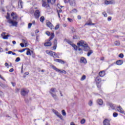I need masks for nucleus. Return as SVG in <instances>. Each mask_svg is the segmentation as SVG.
Returning <instances> with one entry per match:
<instances>
[{
	"mask_svg": "<svg viewBox=\"0 0 125 125\" xmlns=\"http://www.w3.org/2000/svg\"><path fill=\"white\" fill-rule=\"evenodd\" d=\"M77 45L78 47H81L82 46V48H83L84 51H88L90 50V48L88 46V44L86 42H84L83 40H81L79 41L77 43Z\"/></svg>",
	"mask_w": 125,
	"mask_h": 125,
	"instance_id": "obj_1",
	"label": "nucleus"
},
{
	"mask_svg": "<svg viewBox=\"0 0 125 125\" xmlns=\"http://www.w3.org/2000/svg\"><path fill=\"white\" fill-rule=\"evenodd\" d=\"M56 0H42V7H45L47 8L49 7V3H51V4H53L55 3Z\"/></svg>",
	"mask_w": 125,
	"mask_h": 125,
	"instance_id": "obj_2",
	"label": "nucleus"
},
{
	"mask_svg": "<svg viewBox=\"0 0 125 125\" xmlns=\"http://www.w3.org/2000/svg\"><path fill=\"white\" fill-rule=\"evenodd\" d=\"M6 19H8V23L10 24L11 26H13V27H17V25H18V22L11 20L9 17V14L8 13H7V15L6 17Z\"/></svg>",
	"mask_w": 125,
	"mask_h": 125,
	"instance_id": "obj_3",
	"label": "nucleus"
},
{
	"mask_svg": "<svg viewBox=\"0 0 125 125\" xmlns=\"http://www.w3.org/2000/svg\"><path fill=\"white\" fill-rule=\"evenodd\" d=\"M46 53L50 55V56H52L54 58H59L58 55H57L55 52L52 51H46Z\"/></svg>",
	"mask_w": 125,
	"mask_h": 125,
	"instance_id": "obj_4",
	"label": "nucleus"
},
{
	"mask_svg": "<svg viewBox=\"0 0 125 125\" xmlns=\"http://www.w3.org/2000/svg\"><path fill=\"white\" fill-rule=\"evenodd\" d=\"M64 2L65 3H68L69 2L71 6H76V0H64Z\"/></svg>",
	"mask_w": 125,
	"mask_h": 125,
	"instance_id": "obj_5",
	"label": "nucleus"
},
{
	"mask_svg": "<svg viewBox=\"0 0 125 125\" xmlns=\"http://www.w3.org/2000/svg\"><path fill=\"white\" fill-rule=\"evenodd\" d=\"M34 16L36 19H39L41 16V13L40 12V10H37L34 13Z\"/></svg>",
	"mask_w": 125,
	"mask_h": 125,
	"instance_id": "obj_6",
	"label": "nucleus"
},
{
	"mask_svg": "<svg viewBox=\"0 0 125 125\" xmlns=\"http://www.w3.org/2000/svg\"><path fill=\"white\" fill-rule=\"evenodd\" d=\"M53 112L58 118H60V119H62V115L58 111H56V110L53 109Z\"/></svg>",
	"mask_w": 125,
	"mask_h": 125,
	"instance_id": "obj_7",
	"label": "nucleus"
},
{
	"mask_svg": "<svg viewBox=\"0 0 125 125\" xmlns=\"http://www.w3.org/2000/svg\"><path fill=\"white\" fill-rule=\"evenodd\" d=\"M11 16L13 19V21H16V20H17V18H18V17H17V14L14 13V12H12L11 13Z\"/></svg>",
	"mask_w": 125,
	"mask_h": 125,
	"instance_id": "obj_8",
	"label": "nucleus"
},
{
	"mask_svg": "<svg viewBox=\"0 0 125 125\" xmlns=\"http://www.w3.org/2000/svg\"><path fill=\"white\" fill-rule=\"evenodd\" d=\"M28 93L29 91H26L24 89H22L21 90V95L22 96H26V95H27V94H28Z\"/></svg>",
	"mask_w": 125,
	"mask_h": 125,
	"instance_id": "obj_9",
	"label": "nucleus"
},
{
	"mask_svg": "<svg viewBox=\"0 0 125 125\" xmlns=\"http://www.w3.org/2000/svg\"><path fill=\"white\" fill-rule=\"evenodd\" d=\"M5 34H6V33L3 32L1 34V36L4 40H7L8 39V37H9V35H5Z\"/></svg>",
	"mask_w": 125,
	"mask_h": 125,
	"instance_id": "obj_10",
	"label": "nucleus"
},
{
	"mask_svg": "<svg viewBox=\"0 0 125 125\" xmlns=\"http://www.w3.org/2000/svg\"><path fill=\"white\" fill-rule=\"evenodd\" d=\"M114 3V2L113 0H104V4H106V5H108L109 4H113Z\"/></svg>",
	"mask_w": 125,
	"mask_h": 125,
	"instance_id": "obj_11",
	"label": "nucleus"
},
{
	"mask_svg": "<svg viewBox=\"0 0 125 125\" xmlns=\"http://www.w3.org/2000/svg\"><path fill=\"white\" fill-rule=\"evenodd\" d=\"M110 120L105 119L103 123H104V125H110Z\"/></svg>",
	"mask_w": 125,
	"mask_h": 125,
	"instance_id": "obj_12",
	"label": "nucleus"
},
{
	"mask_svg": "<svg viewBox=\"0 0 125 125\" xmlns=\"http://www.w3.org/2000/svg\"><path fill=\"white\" fill-rule=\"evenodd\" d=\"M46 25L47 27L50 28L51 29H52V28H53V25L51 22L49 21L46 22Z\"/></svg>",
	"mask_w": 125,
	"mask_h": 125,
	"instance_id": "obj_13",
	"label": "nucleus"
},
{
	"mask_svg": "<svg viewBox=\"0 0 125 125\" xmlns=\"http://www.w3.org/2000/svg\"><path fill=\"white\" fill-rule=\"evenodd\" d=\"M18 6L19 8H23V2H22V0H19Z\"/></svg>",
	"mask_w": 125,
	"mask_h": 125,
	"instance_id": "obj_14",
	"label": "nucleus"
},
{
	"mask_svg": "<svg viewBox=\"0 0 125 125\" xmlns=\"http://www.w3.org/2000/svg\"><path fill=\"white\" fill-rule=\"evenodd\" d=\"M54 61H55L56 62H58L59 63H61V64H65V62H64L62 60L56 59L54 60Z\"/></svg>",
	"mask_w": 125,
	"mask_h": 125,
	"instance_id": "obj_15",
	"label": "nucleus"
},
{
	"mask_svg": "<svg viewBox=\"0 0 125 125\" xmlns=\"http://www.w3.org/2000/svg\"><path fill=\"white\" fill-rule=\"evenodd\" d=\"M117 110L118 111V112H120V113L124 114V109H123V108H122V107H121L120 106H118Z\"/></svg>",
	"mask_w": 125,
	"mask_h": 125,
	"instance_id": "obj_16",
	"label": "nucleus"
},
{
	"mask_svg": "<svg viewBox=\"0 0 125 125\" xmlns=\"http://www.w3.org/2000/svg\"><path fill=\"white\" fill-rule=\"evenodd\" d=\"M55 91H56V88H52L50 89V93L51 94H54V93H55Z\"/></svg>",
	"mask_w": 125,
	"mask_h": 125,
	"instance_id": "obj_17",
	"label": "nucleus"
},
{
	"mask_svg": "<svg viewBox=\"0 0 125 125\" xmlns=\"http://www.w3.org/2000/svg\"><path fill=\"white\" fill-rule=\"evenodd\" d=\"M54 37H55L54 33H52L51 34L50 37L48 39V42H50V41H51V40H52L53 38H54Z\"/></svg>",
	"mask_w": 125,
	"mask_h": 125,
	"instance_id": "obj_18",
	"label": "nucleus"
},
{
	"mask_svg": "<svg viewBox=\"0 0 125 125\" xmlns=\"http://www.w3.org/2000/svg\"><path fill=\"white\" fill-rule=\"evenodd\" d=\"M80 62L81 63H86V59H85L83 57L81 58L80 60Z\"/></svg>",
	"mask_w": 125,
	"mask_h": 125,
	"instance_id": "obj_19",
	"label": "nucleus"
},
{
	"mask_svg": "<svg viewBox=\"0 0 125 125\" xmlns=\"http://www.w3.org/2000/svg\"><path fill=\"white\" fill-rule=\"evenodd\" d=\"M51 42L50 41H48V42H46L44 43V46H51Z\"/></svg>",
	"mask_w": 125,
	"mask_h": 125,
	"instance_id": "obj_20",
	"label": "nucleus"
},
{
	"mask_svg": "<svg viewBox=\"0 0 125 125\" xmlns=\"http://www.w3.org/2000/svg\"><path fill=\"white\" fill-rule=\"evenodd\" d=\"M100 77H104L105 76V71H102L99 73Z\"/></svg>",
	"mask_w": 125,
	"mask_h": 125,
	"instance_id": "obj_21",
	"label": "nucleus"
},
{
	"mask_svg": "<svg viewBox=\"0 0 125 125\" xmlns=\"http://www.w3.org/2000/svg\"><path fill=\"white\" fill-rule=\"evenodd\" d=\"M71 46H72V47H73V48L75 49V50H78V49H79V46H77V45H76L75 44H73L72 43V44L71 45Z\"/></svg>",
	"mask_w": 125,
	"mask_h": 125,
	"instance_id": "obj_22",
	"label": "nucleus"
},
{
	"mask_svg": "<svg viewBox=\"0 0 125 125\" xmlns=\"http://www.w3.org/2000/svg\"><path fill=\"white\" fill-rule=\"evenodd\" d=\"M116 64H117V65H122L123 61L119 60V61H116Z\"/></svg>",
	"mask_w": 125,
	"mask_h": 125,
	"instance_id": "obj_23",
	"label": "nucleus"
},
{
	"mask_svg": "<svg viewBox=\"0 0 125 125\" xmlns=\"http://www.w3.org/2000/svg\"><path fill=\"white\" fill-rule=\"evenodd\" d=\"M83 48H81L80 47H78V49L77 50L79 51V54H83Z\"/></svg>",
	"mask_w": 125,
	"mask_h": 125,
	"instance_id": "obj_24",
	"label": "nucleus"
},
{
	"mask_svg": "<svg viewBox=\"0 0 125 125\" xmlns=\"http://www.w3.org/2000/svg\"><path fill=\"white\" fill-rule=\"evenodd\" d=\"M64 41L65 42H67V43H69V44H70V45H72V44H73L72 42L68 39H65Z\"/></svg>",
	"mask_w": 125,
	"mask_h": 125,
	"instance_id": "obj_25",
	"label": "nucleus"
},
{
	"mask_svg": "<svg viewBox=\"0 0 125 125\" xmlns=\"http://www.w3.org/2000/svg\"><path fill=\"white\" fill-rule=\"evenodd\" d=\"M59 73H60L61 74H66L67 72H66V71H65L64 70H59L58 71Z\"/></svg>",
	"mask_w": 125,
	"mask_h": 125,
	"instance_id": "obj_26",
	"label": "nucleus"
},
{
	"mask_svg": "<svg viewBox=\"0 0 125 125\" xmlns=\"http://www.w3.org/2000/svg\"><path fill=\"white\" fill-rule=\"evenodd\" d=\"M98 104L99 105H102V104H103V101H102V99H99L98 100Z\"/></svg>",
	"mask_w": 125,
	"mask_h": 125,
	"instance_id": "obj_27",
	"label": "nucleus"
},
{
	"mask_svg": "<svg viewBox=\"0 0 125 125\" xmlns=\"http://www.w3.org/2000/svg\"><path fill=\"white\" fill-rule=\"evenodd\" d=\"M26 49H27V51L26 52V54L27 55H31V50H30V49L29 48H26Z\"/></svg>",
	"mask_w": 125,
	"mask_h": 125,
	"instance_id": "obj_28",
	"label": "nucleus"
},
{
	"mask_svg": "<svg viewBox=\"0 0 125 125\" xmlns=\"http://www.w3.org/2000/svg\"><path fill=\"white\" fill-rule=\"evenodd\" d=\"M52 68L53 69V70H55L56 72H59V69L57 68V67H55L54 65H52Z\"/></svg>",
	"mask_w": 125,
	"mask_h": 125,
	"instance_id": "obj_29",
	"label": "nucleus"
},
{
	"mask_svg": "<svg viewBox=\"0 0 125 125\" xmlns=\"http://www.w3.org/2000/svg\"><path fill=\"white\" fill-rule=\"evenodd\" d=\"M51 95L54 99L57 100V95H56V94H52Z\"/></svg>",
	"mask_w": 125,
	"mask_h": 125,
	"instance_id": "obj_30",
	"label": "nucleus"
},
{
	"mask_svg": "<svg viewBox=\"0 0 125 125\" xmlns=\"http://www.w3.org/2000/svg\"><path fill=\"white\" fill-rule=\"evenodd\" d=\"M95 25V23H92V22H89V23L87 22V23H86L85 24V26H89V25Z\"/></svg>",
	"mask_w": 125,
	"mask_h": 125,
	"instance_id": "obj_31",
	"label": "nucleus"
},
{
	"mask_svg": "<svg viewBox=\"0 0 125 125\" xmlns=\"http://www.w3.org/2000/svg\"><path fill=\"white\" fill-rule=\"evenodd\" d=\"M92 53H93V51L92 50H89L87 53V56H90Z\"/></svg>",
	"mask_w": 125,
	"mask_h": 125,
	"instance_id": "obj_32",
	"label": "nucleus"
},
{
	"mask_svg": "<svg viewBox=\"0 0 125 125\" xmlns=\"http://www.w3.org/2000/svg\"><path fill=\"white\" fill-rule=\"evenodd\" d=\"M40 20L41 22H42V23H43V21H44V16L41 17L40 19Z\"/></svg>",
	"mask_w": 125,
	"mask_h": 125,
	"instance_id": "obj_33",
	"label": "nucleus"
},
{
	"mask_svg": "<svg viewBox=\"0 0 125 125\" xmlns=\"http://www.w3.org/2000/svg\"><path fill=\"white\" fill-rule=\"evenodd\" d=\"M109 106L111 107V109L113 110H114L115 109V105H114L113 104H109Z\"/></svg>",
	"mask_w": 125,
	"mask_h": 125,
	"instance_id": "obj_34",
	"label": "nucleus"
},
{
	"mask_svg": "<svg viewBox=\"0 0 125 125\" xmlns=\"http://www.w3.org/2000/svg\"><path fill=\"white\" fill-rule=\"evenodd\" d=\"M96 81H97V83H98V84L100 83H101V79L97 78L96 79Z\"/></svg>",
	"mask_w": 125,
	"mask_h": 125,
	"instance_id": "obj_35",
	"label": "nucleus"
},
{
	"mask_svg": "<svg viewBox=\"0 0 125 125\" xmlns=\"http://www.w3.org/2000/svg\"><path fill=\"white\" fill-rule=\"evenodd\" d=\"M84 124H85V119H83L81 121V124L84 125Z\"/></svg>",
	"mask_w": 125,
	"mask_h": 125,
	"instance_id": "obj_36",
	"label": "nucleus"
},
{
	"mask_svg": "<svg viewBox=\"0 0 125 125\" xmlns=\"http://www.w3.org/2000/svg\"><path fill=\"white\" fill-rule=\"evenodd\" d=\"M118 113L117 112H114L113 114V116L114 117V118H117V117H118Z\"/></svg>",
	"mask_w": 125,
	"mask_h": 125,
	"instance_id": "obj_37",
	"label": "nucleus"
},
{
	"mask_svg": "<svg viewBox=\"0 0 125 125\" xmlns=\"http://www.w3.org/2000/svg\"><path fill=\"white\" fill-rule=\"evenodd\" d=\"M86 76H85V75L83 76L81 79V81H84V80L86 79Z\"/></svg>",
	"mask_w": 125,
	"mask_h": 125,
	"instance_id": "obj_38",
	"label": "nucleus"
},
{
	"mask_svg": "<svg viewBox=\"0 0 125 125\" xmlns=\"http://www.w3.org/2000/svg\"><path fill=\"white\" fill-rule=\"evenodd\" d=\"M115 45H120L121 44V43H120L119 41H115Z\"/></svg>",
	"mask_w": 125,
	"mask_h": 125,
	"instance_id": "obj_39",
	"label": "nucleus"
},
{
	"mask_svg": "<svg viewBox=\"0 0 125 125\" xmlns=\"http://www.w3.org/2000/svg\"><path fill=\"white\" fill-rule=\"evenodd\" d=\"M77 9H74L71 11V13H77Z\"/></svg>",
	"mask_w": 125,
	"mask_h": 125,
	"instance_id": "obj_40",
	"label": "nucleus"
},
{
	"mask_svg": "<svg viewBox=\"0 0 125 125\" xmlns=\"http://www.w3.org/2000/svg\"><path fill=\"white\" fill-rule=\"evenodd\" d=\"M97 86L98 88H100L101 87V83L98 84V83H97Z\"/></svg>",
	"mask_w": 125,
	"mask_h": 125,
	"instance_id": "obj_41",
	"label": "nucleus"
},
{
	"mask_svg": "<svg viewBox=\"0 0 125 125\" xmlns=\"http://www.w3.org/2000/svg\"><path fill=\"white\" fill-rule=\"evenodd\" d=\"M62 116H66V114L64 110H62Z\"/></svg>",
	"mask_w": 125,
	"mask_h": 125,
	"instance_id": "obj_42",
	"label": "nucleus"
},
{
	"mask_svg": "<svg viewBox=\"0 0 125 125\" xmlns=\"http://www.w3.org/2000/svg\"><path fill=\"white\" fill-rule=\"evenodd\" d=\"M54 44L55 45H57V40L55 39V40H54Z\"/></svg>",
	"mask_w": 125,
	"mask_h": 125,
	"instance_id": "obj_43",
	"label": "nucleus"
},
{
	"mask_svg": "<svg viewBox=\"0 0 125 125\" xmlns=\"http://www.w3.org/2000/svg\"><path fill=\"white\" fill-rule=\"evenodd\" d=\"M119 57H120V58H124V54L122 53L119 54Z\"/></svg>",
	"mask_w": 125,
	"mask_h": 125,
	"instance_id": "obj_44",
	"label": "nucleus"
},
{
	"mask_svg": "<svg viewBox=\"0 0 125 125\" xmlns=\"http://www.w3.org/2000/svg\"><path fill=\"white\" fill-rule=\"evenodd\" d=\"M21 59H20V58L19 57H18L16 58V60H15V62H19V61H20Z\"/></svg>",
	"mask_w": 125,
	"mask_h": 125,
	"instance_id": "obj_45",
	"label": "nucleus"
},
{
	"mask_svg": "<svg viewBox=\"0 0 125 125\" xmlns=\"http://www.w3.org/2000/svg\"><path fill=\"white\" fill-rule=\"evenodd\" d=\"M92 101H90L88 103L89 106H92Z\"/></svg>",
	"mask_w": 125,
	"mask_h": 125,
	"instance_id": "obj_46",
	"label": "nucleus"
},
{
	"mask_svg": "<svg viewBox=\"0 0 125 125\" xmlns=\"http://www.w3.org/2000/svg\"><path fill=\"white\" fill-rule=\"evenodd\" d=\"M67 20L68 21H69V22H73V20L70 18H68Z\"/></svg>",
	"mask_w": 125,
	"mask_h": 125,
	"instance_id": "obj_47",
	"label": "nucleus"
},
{
	"mask_svg": "<svg viewBox=\"0 0 125 125\" xmlns=\"http://www.w3.org/2000/svg\"><path fill=\"white\" fill-rule=\"evenodd\" d=\"M60 27L59 24L57 25L55 27V30H58V28Z\"/></svg>",
	"mask_w": 125,
	"mask_h": 125,
	"instance_id": "obj_48",
	"label": "nucleus"
},
{
	"mask_svg": "<svg viewBox=\"0 0 125 125\" xmlns=\"http://www.w3.org/2000/svg\"><path fill=\"white\" fill-rule=\"evenodd\" d=\"M45 34L46 35H47V36H50V32L49 31H46L45 32Z\"/></svg>",
	"mask_w": 125,
	"mask_h": 125,
	"instance_id": "obj_49",
	"label": "nucleus"
},
{
	"mask_svg": "<svg viewBox=\"0 0 125 125\" xmlns=\"http://www.w3.org/2000/svg\"><path fill=\"white\" fill-rule=\"evenodd\" d=\"M5 67H7V68H9V65L8 64V63H7V62L5 63Z\"/></svg>",
	"mask_w": 125,
	"mask_h": 125,
	"instance_id": "obj_50",
	"label": "nucleus"
},
{
	"mask_svg": "<svg viewBox=\"0 0 125 125\" xmlns=\"http://www.w3.org/2000/svg\"><path fill=\"white\" fill-rule=\"evenodd\" d=\"M103 15H104V17H107V13H106L105 12H103Z\"/></svg>",
	"mask_w": 125,
	"mask_h": 125,
	"instance_id": "obj_51",
	"label": "nucleus"
},
{
	"mask_svg": "<svg viewBox=\"0 0 125 125\" xmlns=\"http://www.w3.org/2000/svg\"><path fill=\"white\" fill-rule=\"evenodd\" d=\"M32 23H29L28 24V28L29 29H30V28H31V27H32Z\"/></svg>",
	"mask_w": 125,
	"mask_h": 125,
	"instance_id": "obj_52",
	"label": "nucleus"
},
{
	"mask_svg": "<svg viewBox=\"0 0 125 125\" xmlns=\"http://www.w3.org/2000/svg\"><path fill=\"white\" fill-rule=\"evenodd\" d=\"M20 45L21 47H24L25 46V45H24V43H21Z\"/></svg>",
	"mask_w": 125,
	"mask_h": 125,
	"instance_id": "obj_53",
	"label": "nucleus"
},
{
	"mask_svg": "<svg viewBox=\"0 0 125 125\" xmlns=\"http://www.w3.org/2000/svg\"><path fill=\"white\" fill-rule=\"evenodd\" d=\"M13 71H14V69L13 68H11V69L9 70L10 73H12V72H13Z\"/></svg>",
	"mask_w": 125,
	"mask_h": 125,
	"instance_id": "obj_54",
	"label": "nucleus"
},
{
	"mask_svg": "<svg viewBox=\"0 0 125 125\" xmlns=\"http://www.w3.org/2000/svg\"><path fill=\"white\" fill-rule=\"evenodd\" d=\"M108 21H111L112 20V17H109L107 19Z\"/></svg>",
	"mask_w": 125,
	"mask_h": 125,
	"instance_id": "obj_55",
	"label": "nucleus"
},
{
	"mask_svg": "<svg viewBox=\"0 0 125 125\" xmlns=\"http://www.w3.org/2000/svg\"><path fill=\"white\" fill-rule=\"evenodd\" d=\"M26 49H23L21 50H20L19 52H24V51H25V50H26Z\"/></svg>",
	"mask_w": 125,
	"mask_h": 125,
	"instance_id": "obj_56",
	"label": "nucleus"
},
{
	"mask_svg": "<svg viewBox=\"0 0 125 125\" xmlns=\"http://www.w3.org/2000/svg\"><path fill=\"white\" fill-rule=\"evenodd\" d=\"M58 14L59 13L60 14V13H62V10L60 9L59 11H57Z\"/></svg>",
	"mask_w": 125,
	"mask_h": 125,
	"instance_id": "obj_57",
	"label": "nucleus"
},
{
	"mask_svg": "<svg viewBox=\"0 0 125 125\" xmlns=\"http://www.w3.org/2000/svg\"><path fill=\"white\" fill-rule=\"evenodd\" d=\"M0 78L1 79V80H3V81H4L5 82V79L3 78V77H1V75H0Z\"/></svg>",
	"mask_w": 125,
	"mask_h": 125,
	"instance_id": "obj_58",
	"label": "nucleus"
},
{
	"mask_svg": "<svg viewBox=\"0 0 125 125\" xmlns=\"http://www.w3.org/2000/svg\"><path fill=\"white\" fill-rule=\"evenodd\" d=\"M56 47H57V45H54L53 47V49H56Z\"/></svg>",
	"mask_w": 125,
	"mask_h": 125,
	"instance_id": "obj_59",
	"label": "nucleus"
},
{
	"mask_svg": "<svg viewBox=\"0 0 125 125\" xmlns=\"http://www.w3.org/2000/svg\"><path fill=\"white\" fill-rule=\"evenodd\" d=\"M78 19L81 20V19H82V17L81 16H78Z\"/></svg>",
	"mask_w": 125,
	"mask_h": 125,
	"instance_id": "obj_60",
	"label": "nucleus"
},
{
	"mask_svg": "<svg viewBox=\"0 0 125 125\" xmlns=\"http://www.w3.org/2000/svg\"><path fill=\"white\" fill-rule=\"evenodd\" d=\"M70 125H77L75 124V123L74 122H71L70 123Z\"/></svg>",
	"mask_w": 125,
	"mask_h": 125,
	"instance_id": "obj_61",
	"label": "nucleus"
},
{
	"mask_svg": "<svg viewBox=\"0 0 125 125\" xmlns=\"http://www.w3.org/2000/svg\"><path fill=\"white\" fill-rule=\"evenodd\" d=\"M11 84L13 85V86H15V83L11 82Z\"/></svg>",
	"mask_w": 125,
	"mask_h": 125,
	"instance_id": "obj_62",
	"label": "nucleus"
},
{
	"mask_svg": "<svg viewBox=\"0 0 125 125\" xmlns=\"http://www.w3.org/2000/svg\"><path fill=\"white\" fill-rule=\"evenodd\" d=\"M24 75H26V76H28V75H29V72H25Z\"/></svg>",
	"mask_w": 125,
	"mask_h": 125,
	"instance_id": "obj_63",
	"label": "nucleus"
},
{
	"mask_svg": "<svg viewBox=\"0 0 125 125\" xmlns=\"http://www.w3.org/2000/svg\"><path fill=\"white\" fill-rule=\"evenodd\" d=\"M7 53H8V54H11V53L12 54V51H8V52Z\"/></svg>",
	"mask_w": 125,
	"mask_h": 125,
	"instance_id": "obj_64",
	"label": "nucleus"
}]
</instances>
